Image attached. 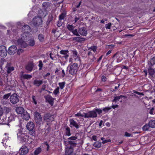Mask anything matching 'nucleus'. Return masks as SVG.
<instances>
[{
	"label": "nucleus",
	"mask_w": 155,
	"mask_h": 155,
	"mask_svg": "<svg viewBox=\"0 0 155 155\" xmlns=\"http://www.w3.org/2000/svg\"><path fill=\"white\" fill-rule=\"evenodd\" d=\"M78 68V64L75 63L70 64L68 67L70 74L73 75L76 74Z\"/></svg>",
	"instance_id": "obj_1"
},
{
	"label": "nucleus",
	"mask_w": 155,
	"mask_h": 155,
	"mask_svg": "<svg viewBox=\"0 0 155 155\" xmlns=\"http://www.w3.org/2000/svg\"><path fill=\"white\" fill-rule=\"evenodd\" d=\"M18 138L22 142H25L28 140L29 136L26 134L23 133L22 132L19 130L17 134Z\"/></svg>",
	"instance_id": "obj_2"
},
{
	"label": "nucleus",
	"mask_w": 155,
	"mask_h": 155,
	"mask_svg": "<svg viewBox=\"0 0 155 155\" xmlns=\"http://www.w3.org/2000/svg\"><path fill=\"white\" fill-rule=\"evenodd\" d=\"M19 101V97L16 94L14 93L11 95L10 97V101L13 104H16Z\"/></svg>",
	"instance_id": "obj_3"
},
{
	"label": "nucleus",
	"mask_w": 155,
	"mask_h": 155,
	"mask_svg": "<svg viewBox=\"0 0 155 155\" xmlns=\"http://www.w3.org/2000/svg\"><path fill=\"white\" fill-rule=\"evenodd\" d=\"M33 25L36 27L41 25L42 23L41 18L39 16L35 17L33 19Z\"/></svg>",
	"instance_id": "obj_4"
},
{
	"label": "nucleus",
	"mask_w": 155,
	"mask_h": 155,
	"mask_svg": "<svg viewBox=\"0 0 155 155\" xmlns=\"http://www.w3.org/2000/svg\"><path fill=\"white\" fill-rule=\"evenodd\" d=\"M34 115L35 121L37 124L40 125L42 123V117L40 114L36 112H35Z\"/></svg>",
	"instance_id": "obj_5"
},
{
	"label": "nucleus",
	"mask_w": 155,
	"mask_h": 155,
	"mask_svg": "<svg viewBox=\"0 0 155 155\" xmlns=\"http://www.w3.org/2000/svg\"><path fill=\"white\" fill-rule=\"evenodd\" d=\"M43 119L44 121L48 122H50L54 120L53 115L49 113L45 114Z\"/></svg>",
	"instance_id": "obj_6"
},
{
	"label": "nucleus",
	"mask_w": 155,
	"mask_h": 155,
	"mask_svg": "<svg viewBox=\"0 0 155 155\" xmlns=\"http://www.w3.org/2000/svg\"><path fill=\"white\" fill-rule=\"evenodd\" d=\"M97 114L95 110L90 111L86 113V118H95L97 117Z\"/></svg>",
	"instance_id": "obj_7"
},
{
	"label": "nucleus",
	"mask_w": 155,
	"mask_h": 155,
	"mask_svg": "<svg viewBox=\"0 0 155 155\" xmlns=\"http://www.w3.org/2000/svg\"><path fill=\"white\" fill-rule=\"evenodd\" d=\"M31 35L29 33L24 32L21 35L20 39L24 40L25 41H27L28 40L29 37H31Z\"/></svg>",
	"instance_id": "obj_8"
},
{
	"label": "nucleus",
	"mask_w": 155,
	"mask_h": 155,
	"mask_svg": "<svg viewBox=\"0 0 155 155\" xmlns=\"http://www.w3.org/2000/svg\"><path fill=\"white\" fill-rule=\"evenodd\" d=\"M7 54L5 47L3 46L0 47V55L2 57H5Z\"/></svg>",
	"instance_id": "obj_9"
},
{
	"label": "nucleus",
	"mask_w": 155,
	"mask_h": 155,
	"mask_svg": "<svg viewBox=\"0 0 155 155\" xmlns=\"http://www.w3.org/2000/svg\"><path fill=\"white\" fill-rule=\"evenodd\" d=\"M17 51V48L15 45H12L10 47L8 50V53L11 55H13Z\"/></svg>",
	"instance_id": "obj_10"
},
{
	"label": "nucleus",
	"mask_w": 155,
	"mask_h": 155,
	"mask_svg": "<svg viewBox=\"0 0 155 155\" xmlns=\"http://www.w3.org/2000/svg\"><path fill=\"white\" fill-rule=\"evenodd\" d=\"M24 40L21 39H18L17 41V43L19 45H20L21 47L23 48H25L27 47L28 45L25 42Z\"/></svg>",
	"instance_id": "obj_11"
},
{
	"label": "nucleus",
	"mask_w": 155,
	"mask_h": 155,
	"mask_svg": "<svg viewBox=\"0 0 155 155\" xmlns=\"http://www.w3.org/2000/svg\"><path fill=\"white\" fill-rule=\"evenodd\" d=\"M20 155H25L28 152V149L25 146H23L20 150Z\"/></svg>",
	"instance_id": "obj_12"
},
{
	"label": "nucleus",
	"mask_w": 155,
	"mask_h": 155,
	"mask_svg": "<svg viewBox=\"0 0 155 155\" xmlns=\"http://www.w3.org/2000/svg\"><path fill=\"white\" fill-rule=\"evenodd\" d=\"M5 68L6 70V71L8 74L10 73L11 71L14 70V67L11 66V63H7Z\"/></svg>",
	"instance_id": "obj_13"
},
{
	"label": "nucleus",
	"mask_w": 155,
	"mask_h": 155,
	"mask_svg": "<svg viewBox=\"0 0 155 155\" xmlns=\"http://www.w3.org/2000/svg\"><path fill=\"white\" fill-rule=\"evenodd\" d=\"M78 33L81 35L86 36L87 34V30L84 28H80L78 30Z\"/></svg>",
	"instance_id": "obj_14"
},
{
	"label": "nucleus",
	"mask_w": 155,
	"mask_h": 155,
	"mask_svg": "<svg viewBox=\"0 0 155 155\" xmlns=\"http://www.w3.org/2000/svg\"><path fill=\"white\" fill-rule=\"evenodd\" d=\"M148 66V72L149 74L151 76H153L155 73L154 66Z\"/></svg>",
	"instance_id": "obj_15"
},
{
	"label": "nucleus",
	"mask_w": 155,
	"mask_h": 155,
	"mask_svg": "<svg viewBox=\"0 0 155 155\" xmlns=\"http://www.w3.org/2000/svg\"><path fill=\"white\" fill-rule=\"evenodd\" d=\"M45 99L51 106L53 105L54 99L49 95L45 97Z\"/></svg>",
	"instance_id": "obj_16"
},
{
	"label": "nucleus",
	"mask_w": 155,
	"mask_h": 155,
	"mask_svg": "<svg viewBox=\"0 0 155 155\" xmlns=\"http://www.w3.org/2000/svg\"><path fill=\"white\" fill-rule=\"evenodd\" d=\"M21 74L20 76L21 79H28L31 78L32 77V76L29 74H24L23 72H21Z\"/></svg>",
	"instance_id": "obj_17"
},
{
	"label": "nucleus",
	"mask_w": 155,
	"mask_h": 155,
	"mask_svg": "<svg viewBox=\"0 0 155 155\" xmlns=\"http://www.w3.org/2000/svg\"><path fill=\"white\" fill-rule=\"evenodd\" d=\"M22 118L26 120H28L30 118V115L26 111H25L21 115Z\"/></svg>",
	"instance_id": "obj_18"
},
{
	"label": "nucleus",
	"mask_w": 155,
	"mask_h": 155,
	"mask_svg": "<svg viewBox=\"0 0 155 155\" xmlns=\"http://www.w3.org/2000/svg\"><path fill=\"white\" fill-rule=\"evenodd\" d=\"M60 53L63 55V57H64L65 59H67L69 56V51L68 50H62L60 51Z\"/></svg>",
	"instance_id": "obj_19"
},
{
	"label": "nucleus",
	"mask_w": 155,
	"mask_h": 155,
	"mask_svg": "<svg viewBox=\"0 0 155 155\" xmlns=\"http://www.w3.org/2000/svg\"><path fill=\"white\" fill-rule=\"evenodd\" d=\"M34 67V65L32 63H28L25 66V69L29 71H31Z\"/></svg>",
	"instance_id": "obj_20"
},
{
	"label": "nucleus",
	"mask_w": 155,
	"mask_h": 155,
	"mask_svg": "<svg viewBox=\"0 0 155 155\" xmlns=\"http://www.w3.org/2000/svg\"><path fill=\"white\" fill-rule=\"evenodd\" d=\"M22 31L24 32H29L31 31V28L30 26L27 25H24L22 28Z\"/></svg>",
	"instance_id": "obj_21"
},
{
	"label": "nucleus",
	"mask_w": 155,
	"mask_h": 155,
	"mask_svg": "<svg viewBox=\"0 0 155 155\" xmlns=\"http://www.w3.org/2000/svg\"><path fill=\"white\" fill-rule=\"evenodd\" d=\"M26 127L28 130H31L34 129L35 124L33 122H30L27 123Z\"/></svg>",
	"instance_id": "obj_22"
},
{
	"label": "nucleus",
	"mask_w": 155,
	"mask_h": 155,
	"mask_svg": "<svg viewBox=\"0 0 155 155\" xmlns=\"http://www.w3.org/2000/svg\"><path fill=\"white\" fill-rule=\"evenodd\" d=\"M126 97L123 95H120V96H117L114 97V99L113 101V102H114L116 103L117 102L119 101L120 99L121 98H124L125 99L126 98Z\"/></svg>",
	"instance_id": "obj_23"
},
{
	"label": "nucleus",
	"mask_w": 155,
	"mask_h": 155,
	"mask_svg": "<svg viewBox=\"0 0 155 155\" xmlns=\"http://www.w3.org/2000/svg\"><path fill=\"white\" fill-rule=\"evenodd\" d=\"M64 128L65 135L68 136H71V130L70 128L68 126H66L64 127Z\"/></svg>",
	"instance_id": "obj_24"
},
{
	"label": "nucleus",
	"mask_w": 155,
	"mask_h": 155,
	"mask_svg": "<svg viewBox=\"0 0 155 155\" xmlns=\"http://www.w3.org/2000/svg\"><path fill=\"white\" fill-rule=\"evenodd\" d=\"M72 39L73 41L79 42H81L82 41H84L85 40V38L80 37H74Z\"/></svg>",
	"instance_id": "obj_25"
},
{
	"label": "nucleus",
	"mask_w": 155,
	"mask_h": 155,
	"mask_svg": "<svg viewBox=\"0 0 155 155\" xmlns=\"http://www.w3.org/2000/svg\"><path fill=\"white\" fill-rule=\"evenodd\" d=\"M70 124L75 127L76 129H78L79 128V125L78 123H77L74 120H70Z\"/></svg>",
	"instance_id": "obj_26"
},
{
	"label": "nucleus",
	"mask_w": 155,
	"mask_h": 155,
	"mask_svg": "<svg viewBox=\"0 0 155 155\" xmlns=\"http://www.w3.org/2000/svg\"><path fill=\"white\" fill-rule=\"evenodd\" d=\"M16 111L18 114H21V115L25 111L23 108L21 107H17L16 109Z\"/></svg>",
	"instance_id": "obj_27"
},
{
	"label": "nucleus",
	"mask_w": 155,
	"mask_h": 155,
	"mask_svg": "<svg viewBox=\"0 0 155 155\" xmlns=\"http://www.w3.org/2000/svg\"><path fill=\"white\" fill-rule=\"evenodd\" d=\"M43 83L42 80H35L33 82V84L37 87H39Z\"/></svg>",
	"instance_id": "obj_28"
},
{
	"label": "nucleus",
	"mask_w": 155,
	"mask_h": 155,
	"mask_svg": "<svg viewBox=\"0 0 155 155\" xmlns=\"http://www.w3.org/2000/svg\"><path fill=\"white\" fill-rule=\"evenodd\" d=\"M5 82L7 85L8 86L11 87L14 86V85L13 84V83L14 82V81H13L10 80H8V78H7V81L6 82Z\"/></svg>",
	"instance_id": "obj_29"
},
{
	"label": "nucleus",
	"mask_w": 155,
	"mask_h": 155,
	"mask_svg": "<svg viewBox=\"0 0 155 155\" xmlns=\"http://www.w3.org/2000/svg\"><path fill=\"white\" fill-rule=\"evenodd\" d=\"M75 116L78 117L79 118H80L81 117H84L85 118H86V113H83L82 114L81 112H79L75 114Z\"/></svg>",
	"instance_id": "obj_30"
},
{
	"label": "nucleus",
	"mask_w": 155,
	"mask_h": 155,
	"mask_svg": "<svg viewBox=\"0 0 155 155\" xmlns=\"http://www.w3.org/2000/svg\"><path fill=\"white\" fill-rule=\"evenodd\" d=\"M155 65V57L152 58L148 63V65L154 66Z\"/></svg>",
	"instance_id": "obj_31"
},
{
	"label": "nucleus",
	"mask_w": 155,
	"mask_h": 155,
	"mask_svg": "<svg viewBox=\"0 0 155 155\" xmlns=\"http://www.w3.org/2000/svg\"><path fill=\"white\" fill-rule=\"evenodd\" d=\"M149 124L150 127H155V120H152L150 121L149 122Z\"/></svg>",
	"instance_id": "obj_32"
},
{
	"label": "nucleus",
	"mask_w": 155,
	"mask_h": 155,
	"mask_svg": "<svg viewBox=\"0 0 155 155\" xmlns=\"http://www.w3.org/2000/svg\"><path fill=\"white\" fill-rule=\"evenodd\" d=\"M79 135L78 133L76 134L75 136H71L68 138V140H75L78 138V135Z\"/></svg>",
	"instance_id": "obj_33"
},
{
	"label": "nucleus",
	"mask_w": 155,
	"mask_h": 155,
	"mask_svg": "<svg viewBox=\"0 0 155 155\" xmlns=\"http://www.w3.org/2000/svg\"><path fill=\"white\" fill-rule=\"evenodd\" d=\"M6 60L4 58H2L0 61V69L1 70H2V66L5 63H6Z\"/></svg>",
	"instance_id": "obj_34"
},
{
	"label": "nucleus",
	"mask_w": 155,
	"mask_h": 155,
	"mask_svg": "<svg viewBox=\"0 0 155 155\" xmlns=\"http://www.w3.org/2000/svg\"><path fill=\"white\" fill-rule=\"evenodd\" d=\"M42 6L44 9H46L50 6V3L49 2H44L43 3Z\"/></svg>",
	"instance_id": "obj_35"
},
{
	"label": "nucleus",
	"mask_w": 155,
	"mask_h": 155,
	"mask_svg": "<svg viewBox=\"0 0 155 155\" xmlns=\"http://www.w3.org/2000/svg\"><path fill=\"white\" fill-rule=\"evenodd\" d=\"M93 146L99 148L101 146V142L97 141L93 144Z\"/></svg>",
	"instance_id": "obj_36"
},
{
	"label": "nucleus",
	"mask_w": 155,
	"mask_h": 155,
	"mask_svg": "<svg viewBox=\"0 0 155 155\" xmlns=\"http://www.w3.org/2000/svg\"><path fill=\"white\" fill-rule=\"evenodd\" d=\"M97 49V47L96 46H92L91 47H89L88 48V50L93 51L94 52H95Z\"/></svg>",
	"instance_id": "obj_37"
},
{
	"label": "nucleus",
	"mask_w": 155,
	"mask_h": 155,
	"mask_svg": "<svg viewBox=\"0 0 155 155\" xmlns=\"http://www.w3.org/2000/svg\"><path fill=\"white\" fill-rule=\"evenodd\" d=\"M38 38L40 41H43L44 40V37L42 34H39L38 36Z\"/></svg>",
	"instance_id": "obj_38"
},
{
	"label": "nucleus",
	"mask_w": 155,
	"mask_h": 155,
	"mask_svg": "<svg viewBox=\"0 0 155 155\" xmlns=\"http://www.w3.org/2000/svg\"><path fill=\"white\" fill-rule=\"evenodd\" d=\"M71 32L74 35L78 36H80L79 33H78V31L76 29H74Z\"/></svg>",
	"instance_id": "obj_39"
},
{
	"label": "nucleus",
	"mask_w": 155,
	"mask_h": 155,
	"mask_svg": "<svg viewBox=\"0 0 155 155\" xmlns=\"http://www.w3.org/2000/svg\"><path fill=\"white\" fill-rule=\"evenodd\" d=\"M67 28L71 32L74 29V27L72 25H68Z\"/></svg>",
	"instance_id": "obj_40"
},
{
	"label": "nucleus",
	"mask_w": 155,
	"mask_h": 155,
	"mask_svg": "<svg viewBox=\"0 0 155 155\" xmlns=\"http://www.w3.org/2000/svg\"><path fill=\"white\" fill-rule=\"evenodd\" d=\"M150 127L149 124H146L143 127V131H147L149 129Z\"/></svg>",
	"instance_id": "obj_41"
},
{
	"label": "nucleus",
	"mask_w": 155,
	"mask_h": 155,
	"mask_svg": "<svg viewBox=\"0 0 155 155\" xmlns=\"http://www.w3.org/2000/svg\"><path fill=\"white\" fill-rule=\"evenodd\" d=\"M41 151V149L40 148H37L34 152L35 155H38Z\"/></svg>",
	"instance_id": "obj_42"
},
{
	"label": "nucleus",
	"mask_w": 155,
	"mask_h": 155,
	"mask_svg": "<svg viewBox=\"0 0 155 155\" xmlns=\"http://www.w3.org/2000/svg\"><path fill=\"white\" fill-rule=\"evenodd\" d=\"M11 95V93H10L6 94H5L3 97V98L4 99L7 100L9 97Z\"/></svg>",
	"instance_id": "obj_43"
},
{
	"label": "nucleus",
	"mask_w": 155,
	"mask_h": 155,
	"mask_svg": "<svg viewBox=\"0 0 155 155\" xmlns=\"http://www.w3.org/2000/svg\"><path fill=\"white\" fill-rule=\"evenodd\" d=\"M35 44V41L33 39H31L29 41L28 45L31 46H33Z\"/></svg>",
	"instance_id": "obj_44"
},
{
	"label": "nucleus",
	"mask_w": 155,
	"mask_h": 155,
	"mask_svg": "<svg viewBox=\"0 0 155 155\" xmlns=\"http://www.w3.org/2000/svg\"><path fill=\"white\" fill-rule=\"evenodd\" d=\"M111 109V107H105L103 109V110L104 113H106Z\"/></svg>",
	"instance_id": "obj_45"
},
{
	"label": "nucleus",
	"mask_w": 155,
	"mask_h": 155,
	"mask_svg": "<svg viewBox=\"0 0 155 155\" xmlns=\"http://www.w3.org/2000/svg\"><path fill=\"white\" fill-rule=\"evenodd\" d=\"M58 84H59V85L60 86V88L61 89H63L64 86V85L65 84V82H62L61 83L60 82V83H59Z\"/></svg>",
	"instance_id": "obj_46"
},
{
	"label": "nucleus",
	"mask_w": 155,
	"mask_h": 155,
	"mask_svg": "<svg viewBox=\"0 0 155 155\" xmlns=\"http://www.w3.org/2000/svg\"><path fill=\"white\" fill-rule=\"evenodd\" d=\"M66 14L64 13H62L61 15H59V20H61L63 19L65 17Z\"/></svg>",
	"instance_id": "obj_47"
},
{
	"label": "nucleus",
	"mask_w": 155,
	"mask_h": 155,
	"mask_svg": "<svg viewBox=\"0 0 155 155\" xmlns=\"http://www.w3.org/2000/svg\"><path fill=\"white\" fill-rule=\"evenodd\" d=\"M39 64H38V66L39 67V70H41L42 68L43 67V64L42 63V62L40 60L39 61Z\"/></svg>",
	"instance_id": "obj_48"
},
{
	"label": "nucleus",
	"mask_w": 155,
	"mask_h": 155,
	"mask_svg": "<svg viewBox=\"0 0 155 155\" xmlns=\"http://www.w3.org/2000/svg\"><path fill=\"white\" fill-rule=\"evenodd\" d=\"M3 111H4L7 113H8L10 110L9 108L7 107H5L3 108Z\"/></svg>",
	"instance_id": "obj_49"
},
{
	"label": "nucleus",
	"mask_w": 155,
	"mask_h": 155,
	"mask_svg": "<svg viewBox=\"0 0 155 155\" xmlns=\"http://www.w3.org/2000/svg\"><path fill=\"white\" fill-rule=\"evenodd\" d=\"M29 131V134L32 135L34 136L35 134V130H34V129H33L31 130H28Z\"/></svg>",
	"instance_id": "obj_50"
},
{
	"label": "nucleus",
	"mask_w": 155,
	"mask_h": 155,
	"mask_svg": "<svg viewBox=\"0 0 155 155\" xmlns=\"http://www.w3.org/2000/svg\"><path fill=\"white\" fill-rule=\"evenodd\" d=\"M119 57V54H118L117 53L115 54L113 56V58H114L115 57H116V58H117V62H120V60H119L118 59V57Z\"/></svg>",
	"instance_id": "obj_51"
},
{
	"label": "nucleus",
	"mask_w": 155,
	"mask_h": 155,
	"mask_svg": "<svg viewBox=\"0 0 155 155\" xmlns=\"http://www.w3.org/2000/svg\"><path fill=\"white\" fill-rule=\"evenodd\" d=\"M80 18V17L78 15H77L75 16L74 18V22H76Z\"/></svg>",
	"instance_id": "obj_52"
},
{
	"label": "nucleus",
	"mask_w": 155,
	"mask_h": 155,
	"mask_svg": "<svg viewBox=\"0 0 155 155\" xmlns=\"http://www.w3.org/2000/svg\"><path fill=\"white\" fill-rule=\"evenodd\" d=\"M111 25V23H109L105 25V27L106 29H110Z\"/></svg>",
	"instance_id": "obj_53"
},
{
	"label": "nucleus",
	"mask_w": 155,
	"mask_h": 155,
	"mask_svg": "<svg viewBox=\"0 0 155 155\" xmlns=\"http://www.w3.org/2000/svg\"><path fill=\"white\" fill-rule=\"evenodd\" d=\"M59 88L58 87L54 91L53 93L55 95H57L59 92Z\"/></svg>",
	"instance_id": "obj_54"
},
{
	"label": "nucleus",
	"mask_w": 155,
	"mask_h": 155,
	"mask_svg": "<svg viewBox=\"0 0 155 155\" xmlns=\"http://www.w3.org/2000/svg\"><path fill=\"white\" fill-rule=\"evenodd\" d=\"M96 112H97L98 114H100L102 113V110L100 109H96L95 110Z\"/></svg>",
	"instance_id": "obj_55"
},
{
	"label": "nucleus",
	"mask_w": 155,
	"mask_h": 155,
	"mask_svg": "<svg viewBox=\"0 0 155 155\" xmlns=\"http://www.w3.org/2000/svg\"><path fill=\"white\" fill-rule=\"evenodd\" d=\"M35 97V96L33 95L32 96V98L33 100V102L35 104H37V103Z\"/></svg>",
	"instance_id": "obj_56"
},
{
	"label": "nucleus",
	"mask_w": 155,
	"mask_h": 155,
	"mask_svg": "<svg viewBox=\"0 0 155 155\" xmlns=\"http://www.w3.org/2000/svg\"><path fill=\"white\" fill-rule=\"evenodd\" d=\"M73 54L75 57H78V52L76 51H72Z\"/></svg>",
	"instance_id": "obj_57"
},
{
	"label": "nucleus",
	"mask_w": 155,
	"mask_h": 155,
	"mask_svg": "<svg viewBox=\"0 0 155 155\" xmlns=\"http://www.w3.org/2000/svg\"><path fill=\"white\" fill-rule=\"evenodd\" d=\"M62 24V22L61 20H59L58 22L57 26L58 27H61Z\"/></svg>",
	"instance_id": "obj_58"
},
{
	"label": "nucleus",
	"mask_w": 155,
	"mask_h": 155,
	"mask_svg": "<svg viewBox=\"0 0 155 155\" xmlns=\"http://www.w3.org/2000/svg\"><path fill=\"white\" fill-rule=\"evenodd\" d=\"M3 113V108L0 106V116H1L2 115Z\"/></svg>",
	"instance_id": "obj_59"
},
{
	"label": "nucleus",
	"mask_w": 155,
	"mask_h": 155,
	"mask_svg": "<svg viewBox=\"0 0 155 155\" xmlns=\"http://www.w3.org/2000/svg\"><path fill=\"white\" fill-rule=\"evenodd\" d=\"M131 134L126 132L124 133V136L126 137H130L131 136Z\"/></svg>",
	"instance_id": "obj_60"
},
{
	"label": "nucleus",
	"mask_w": 155,
	"mask_h": 155,
	"mask_svg": "<svg viewBox=\"0 0 155 155\" xmlns=\"http://www.w3.org/2000/svg\"><path fill=\"white\" fill-rule=\"evenodd\" d=\"M13 120H14L13 117V116L11 115L8 118V121L9 122H11Z\"/></svg>",
	"instance_id": "obj_61"
},
{
	"label": "nucleus",
	"mask_w": 155,
	"mask_h": 155,
	"mask_svg": "<svg viewBox=\"0 0 155 155\" xmlns=\"http://www.w3.org/2000/svg\"><path fill=\"white\" fill-rule=\"evenodd\" d=\"M111 140L110 139H107V140H103L102 142V143L103 144L106 143L107 142H111Z\"/></svg>",
	"instance_id": "obj_62"
},
{
	"label": "nucleus",
	"mask_w": 155,
	"mask_h": 155,
	"mask_svg": "<svg viewBox=\"0 0 155 155\" xmlns=\"http://www.w3.org/2000/svg\"><path fill=\"white\" fill-rule=\"evenodd\" d=\"M106 77L104 76H102L101 77V80L105 82L106 80Z\"/></svg>",
	"instance_id": "obj_63"
},
{
	"label": "nucleus",
	"mask_w": 155,
	"mask_h": 155,
	"mask_svg": "<svg viewBox=\"0 0 155 155\" xmlns=\"http://www.w3.org/2000/svg\"><path fill=\"white\" fill-rule=\"evenodd\" d=\"M23 50L21 49H20L18 50V54H20L21 53H22L23 51Z\"/></svg>",
	"instance_id": "obj_64"
}]
</instances>
